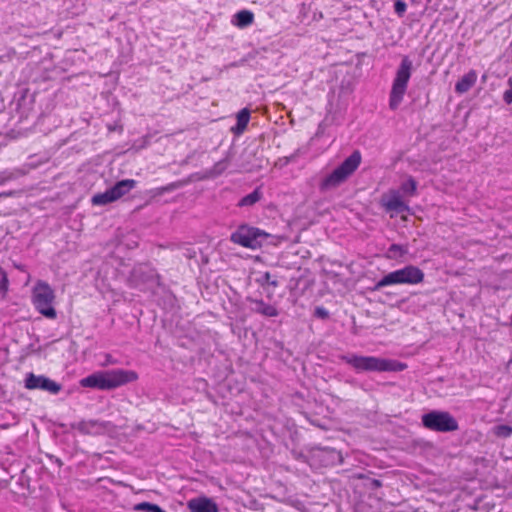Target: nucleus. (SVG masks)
Masks as SVG:
<instances>
[{"label":"nucleus","mask_w":512,"mask_h":512,"mask_svg":"<svg viewBox=\"0 0 512 512\" xmlns=\"http://www.w3.org/2000/svg\"><path fill=\"white\" fill-rule=\"evenodd\" d=\"M340 359L351 366L357 373L363 372H401L407 368L403 362L376 356L358 354L341 355Z\"/></svg>","instance_id":"nucleus-1"},{"label":"nucleus","mask_w":512,"mask_h":512,"mask_svg":"<svg viewBox=\"0 0 512 512\" xmlns=\"http://www.w3.org/2000/svg\"><path fill=\"white\" fill-rule=\"evenodd\" d=\"M137 379L138 375L135 371L112 369L92 373L89 376L82 378L80 380V385L86 388L112 390Z\"/></svg>","instance_id":"nucleus-2"},{"label":"nucleus","mask_w":512,"mask_h":512,"mask_svg":"<svg viewBox=\"0 0 512 512\" xmlns=\"http://www.w3.org/2000/svg\"><path fill=\"white\" fill-rule=\"evenodd\" d=\"M361 160L360 151H353L337 168L321 180L320 190L325 192L339 187L358 169Z\"/></svg>","instance_id":"nucleus-3"},{"label":"nucleus","mask_w":512,"mask_h":512,"mask_svg":"<svg viewBox=\"0 0 512 512\" xmlns=\"http://www.w3.org/2000/svg\"><path fill=\"white\" fill-rule=\"evenodd\" d=\"M424 277L425 274L419 267L406 265L384 275L371 290L380 291L382 288L392 285H416L423 282Z\"/></svg>","instance_id":"nucleus-4"},{"label":"nucleus","mask_w":512,"mask_h":512,"mask_svg":"<svg viewBox=\"0 0 512 512\" xmlns=\"http://www.w3.org/2000/svg\"><path fill=\"white\" fill-rule=\"evenodd\" d=\"M274 238L273 235L264 230L248 224L239 225L230 235L231 242L252 250L262 248L263 245L271 243L270 239Z\"/></svg>","instance_id":"nucleus-5"},{"label":"nucleus","mask_w":512,"mask_h":512,"mask_svg":"<svg viewBox=\"0 0 512 512\" xmlns=\"http://www.w3.org/2000/svg\"><path fill=\"white\" fill-rule=\"evenodd\" d=\"M413 62L408 56H403L397 68L389 96V107L396 110L402 103L411 77Z\"/></svg>","instance_id":"nucleus-6"},{"label":"nucleus","mask_w":512,"mask_h":512,"mask_svg":"<svg viewBox=\"0 0 512 512\" xmlns=\"http://www.w3.org/2000/svg\"><path fill=\"white\" fill-rule=\"evenodd\" d=\"M55 294L50 285L44 281H39L33 288L32 301L36 310L48 319H55L57 313L53 307Z\"/></svg>","instance_id":"nucleus-7"},{"label":"nucleus","mask_w":512,"mask_h":512,"mask_svg":"<svg viewBox=\"0 0 512 512\" xmlns=\"http://www.w3.org/2000/svg\"><path fill=\"white\" fill-rule=\"evenodd\" d=\"M423 427L428 430L447 433L458 430L457 420L447 411L432 410L421 417Z\"/></svg>","instance_id":"nucleus-8"},{"label":"nucleus","mask_w":512,"mask_h":512,"mask_svg":"<svg viewBox=\"0 0 512 512\" xmlns=\"http://www.w3.org/2000/svg\"><path fill=\"white\" fill-rule=\"evenodd\" d=\"M131 287L140 288L142 285L155 284L160 286L159 274L147 264H139L134 266L129 276Z\"/></svg>","instance_id":"nucleus-9"},{"label":"nucleus","mask_w":512,"mask_h":512,"mask_svg":"<svg viewBox=\"0 0 512 512\" xmlns=\"http://www.w3.org/2000/svg\"><path fill=\"white\" fill-rule=\"evenodd\" d=\"M24 387L28 390L46 391L52 395L58 394L62 386L58 382L46 377L45 375H36L32 372L26 374Z\"/></svg>","instance_id":"nucleus-10"},{"label":"nucleus","mask_w":512,"mask_h":512,"mask_svg":"<svg viewBox=\"0 0 512 512\" xmlns=\"http://www.w3.org/2000/svg\"><path fill=\"white\" fill-rule=\"evenodd\" d=\"M72 428L77 429L84 435L101 434L106 428L107 423L99 420H81L76 424H72Z\"/></svg>","instance_id":"nucleus-11"},{"label":"nucleus","mask_w":512,"mask_h":512,"mask_svg":"<svg viewBox=\"0 0 512 512\" xmlns=\"http://www.w3.org/2000/svg\"><path fill=\"white\" fill-rule=\"evenodd\" d=\"M382 205L386 211L403 213L409 211V206L401 199L399 191L392 190L389 196L382 200Z\"/></svg>","instance_id":"nucleus-12"},{"label":"nucleus","mask_w":512,"mask_h":512,"mask_svg":"<svg viewBox=\"0 0 512 512\" xmlns=\"http://www.w3.org/2000/svg\"><path fill=\"white\" fill-rule=\"evenodd\" d=\"M190 512H218L217 504L206 496H200L188 501Z\"/></svg>","instance_id":"nucleus-13"},{"label":"nucleus","mask_w":512,"mask_h":512,"mask_svg":"<svg viewBox=\"0 0 512 512\" xmlns=\"http://www.w3.org/2000/svg\"><path fill=\"white\" fill-rule=\"evenodd\" d=\"M247 300L252 305L251 311L254 313L265 317H277L279 315L275 306L265 303L262 299L248 298Z\"/></svg>","instance_id":"nucleus-14"},{"label":"nucleus","mask_w":512,"mask_h":512,"mask_svg":"<svg viewBox=\"0 0 512 512\" xmlns=\"http://www.w3.org/2000/svg\"><path fill=\"white\" fill-rule=\"evenodd\" d=\"M476 80V71L470 70L457 81V83L455 84V92L458 94H464L468 92L475 85Z\"/></svg>","instance_id":"nucleus-15"},{"label":"nucleus","mask_w":512,"mask_h":512,"mask_svg":"<svg viewBox=\"0 0 512 512\" xmlns=\"http://www.w3.org/2000/svg\"><path fill=\"white\" fill-rule=\"evenodd\" d=\"M136 184L137 182L133 179L120 180L112 187H110L111 194H113L115 200H118L130 192L136 186Z\"/></svg>","instance_id":"nucleus-16"},{"label":"nucleus","mask_w":512,"mask_h":512,"mask_svg":"<svg viewBox=\"0 0 512 512\" xmlns=\"http://www.w3.org/2000/svg\"><path fill=\"white\" fill-rule=\"evenodd\" d=\"M237 122H236V125L234 127L231 128V131L235 134V135H240L242 134L248 123H249V120H250V111L248 108H243L241 109L238 113H237Z\"/></svg>","instance_id":"nucleus-17"},{"label":"nucleus","mask_w":512,"mask_h":512,"mask_svg":"<svg viewBox=\"0 0 512 512\" xmlns=\"http://www.w3.org/2000/svg\"><path fill=\"white\" fill-rule=\"evenodd\" d=\"M128 510L133 511H146V512H165L158 505L152 504L148 501L131 500L128 502Z\"/></svg>","instance_id":"nucleus-18"},{"label":"nucleus","mask_w":512,"mask_h":512,"mask_svg":"<svg viewBox=\"0 0 512 512\" xmlns=\"http://www.w3.org/2000/svg\"><path fill=\"white\" fill-rule=\"evenodd\" d=\"M254 21V14L249 10L238 11L234 15L233 24L239 28H245L251 25Z\"/></svg>","instance_id":"nucleus-19"},{"label":"nucleus","mask_w":512,"mask_h":512,"mask_svg":"<svg viewBox=\"0 0 512 512\" xmlns=\"http://www.w3.org/2000/svg\"><path fill=\"white\" fill-rule=\"evenodd\" d=\"M408 254V245L391 244L386 252V258L397 260Z\"/></svg>","instance_id":"nucleus-20"},{"label":"nucleus","mask_w":512,"mask_h":512,"mask_svg":"<svg viewBox=\"0 0 512 512\" xmlns=\"http://www.w3.org/2000/svg\"><path fill=\"white\" fill-rule=\"evenodd\" d=\"M262 192L260 188L254 189L251 193L248 195L242 197L237 206L238 207H250L256 204L261 198H262Z\"/></svg>","instance_id":"nucleus-21"},{"label":"nucleus","mask_w":512,"mask_h":512,"mask_svg":"<svg viewBox=\"0 0 512 512\" xmlns=\"http://www.w3.org/2000/svg\"><path fill=\"white\" fill-rule=\"evenodd\" d=\"M114 201L116 200L114 199L113 194H111L110 188L103 193L95 194L91 199V203L94 206H104Z\"/></svg>","instance_id":"nucleus-22"},{"label":"nucleus","mask_w":512,"mask_h":512,"mask_svg":"<svg viewBox=\"0 0 512 512\" xmlns=\"http://www.w3.org/2000/svg\"><path fill=\"white\" fill-rule=\"evenodd\" d=\"M184 184H185V182H183V181L172 182L165 186L152 189L151 193L153 196H161L165 193H170V192H173V191L183 187Z\"/></svg>","instance_id":"nucleus-23"},{"label":"nucleus","mask_w":512,"mask_h":512,"mask_svg":"<svg viewBox=\"0 0 512 512\" xmlns=\"http://www.w3.org/2000/svg\"><path fill=\"white\" fill-rule=\"evenodd\" d=\"M417 190V181L412 177L408 176V178L401 183L400 191L405 195L412 197L416 195Z\"/></svg>","instance_id":"nucleus-24"},{"label":"nucleus","mask_w":512,"mask_h":512,"mask_svg":"<svg viewBox=\"0 0 512 512\" xmlns=\"http://www.w3.org/2000/svg\"><path fill=\"white\" fill-rule=\"evenodd\" d=\"M256 282L261 286L270 285L273 287H277L279 285V282L276 279V277L271 275L270 272H264L260 277L256 279Z\"/></svg>","instance_id":"nucleus-25"},{"label":"nucleus","mask_w":512,"mask_h":512,"mask_svg":"<svg viewBox=\"0 0 512 512\" xmlns=\"http://www.w3.org/2000/svg\"><path fill=\"white\" fill-rule=\"evenodd\" d=\"M493 434L499 438H509L512 435V426L500 424L493 427Z\"/></svg>","instance_id":"nucleus-26"},{"label":"nucleus","mask_w":512,"mask_h":512,"mask_svg":"<svg viewBox=\"0 0 512 512\" xmlns=\"http://www.w3.org/2000/svg\"><path fill=\"white\" fill-rule=\"evenodd\" d=\"M228 158H224L214 164V166L211 169L212 176L216 177L221 175L228 167Z\"/></svg>","instance_id":"nucleus-27"},{"label":"nucleus","mask_w":512,"mask_h":512,"mask_svg":"<svg viewBox=\"0 0 512 512\" xmlns=\"http://www.w3.org/2000/svg\"><path fill=\"white\" fill-rule=\"evenodd\" d=\"M407 9V4L404 0H395L394 1V11L399 16L402 17Z\"/></svg>","instance_id":"nucleus-28"},{"label":"nucleus","mask_w":512,"mask_h":512,"mask_svg":"<svg viewBox=\"0 0 512 512\" xmlns=\"http://www.w3.org/2000/svg\"><path fill=\"white\" fill-rule=\"evenodd\" d=\"M314 316L316 318L326 320L329 318V312L328 310L323 306H317L314 310Z\"/></svg>","instance_id":"nucleus-29"},{"label":"nucleus","mask_w":512,"mask_h":512,"mask_svg":"<svg viewBox=\"0 0 512 512\" xmlns=\"http://www.w3.org/2000/svg\"><path fill=\"white\" fill-rule=\"evenodd\" d=\"M150 140H151V136H150V135H146V136H144V137L140 138V139L137 141V143H138L137 148H138V149H144V148H146L147 146H149V144H150Z\"/></svg>","instance_id":"nucleus-30"},{"label":"nucleus","mask_w":512,"mask_h":512,"mask_svg":"<svg viewBox=\"0 0 512 512\" xmlns=\"http://www.w3.org/2000/svg\"><path fill=\"white\" fill-rule=\"evenodd\" d=\"M8 289V279L6 274H3L2 279L0 280V295L4 294Z\"/></svg>","instance_id":"nucleus-31"},{"label":"nucleus","mask_w":512,"mask_h":512,"mask_svg":"<svg viewBox=\"0 0 512 512\" xmlns=\"http://www.w3.org/2000/svg\"><path fill=\"white\" fill-rule=\"evenodd\" d=\"M503 99L507 104L512 103V89L506 90L503 95Z\"/></svg>","instance_id":"nucleus-32"},{"label":"nucleus","mask_w":512,"mask_h":512,"mask_svg":"<svg viewBox=\"0 0 512 512\" xmlns=\"http://www.w3.org/2000/svg\"><path fill=\"white\" fill-rule=\"evenodd\" d=\"M116 363H117V361L110 354L105 355V362L103 365H110V364H116Z\"/></svg>","instance_id":"nucleus-33"},{"label":"nucleus","mask_w":512,"mask_h":512,"mask_svg":"<svg viewBox=\"0 0 512 512\" xmlns=\"http://www.w3.org/2000/svg\"><path fill=\"white\" fill-rule=\"evenodd\" d=\"M382 486V482L379 479H372L370 483V487L372 489H377Z\"/></svg>","instance_id":"nucleus-34"},{"label":"nucleus","mask_w":512,"mask_h":512,"mask_svg":"<svg viewBox=\"0 0 512 512\" xmlns=\"http://www.w3.org/2000/svg\"><path fill=\"white\" fill-rule=\"evenodd\" d=\"M10 178H11V176H7V177H5V178H1V177H0V181L2 182V181H4V180L10 179Z\"/></svg>","instance_id":"nucleus-35"}]
</instances>
